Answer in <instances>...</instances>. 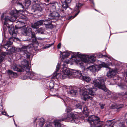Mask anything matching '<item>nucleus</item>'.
Instances as JSON below:
<instances>
[{"label":"nucleus","instance_id":"f257e3e1","mask_svg":"<svg viewBox=\"0 0 127 127\" xmlns=\"http://www.w3.org/2000/svg\"><path fill=\"white\" fill-rule=\"evenodd\" d=\"M64 63L63 64V70L61 73H58L55 72L54 73L53 78L54 79L56 78L60 79H64L66 78H70V76H72L73 77H80L81 79L82 73L79 70H70L66 68V66H64Z\"/></svg>","mask_w":127,"mask_h":127},{"label":"nucleus","instance_id":"f03ea898","mask_svg":"<svg viewBox=\"0 0 127 127\" xmlns=\"http://www.w3.org/2000/svg\"><path fill=\"white\" fill-rule=\"evenodd\" d=\"M19 24L21 26V27H22V28L21 30V32L22 33L25 35H29L31 33L32 36L31 39H30V40L31 41V40H32V41L33 42V44L31 45V47H33L35 50H36L38 46L39 45V43L36 41V37L35 36V34L34 32H32L31 29L29 27H23L25 25L24 23L22 22H21L20 21H19Z\"/></svg>","mask_w":127,"mask_h":127},{"label":"nucleus","instance_id":"7ed1b4c3","mask_svg":"<svg viewBox=\"0 0 127 127\" xmlns=\"http://www.w3.org/2000/svg\"><path fill=\"white\" fill-rule=\"evenodd\" d=\"M79 90L80 94L82 95V98L85 100L89 99H92V97L89 96L88 94L94 95L95 94L94 91L96 90L92 85H90L85 86L84 87L81 88Z\"/></svg>","mask_w":127,"mask_h":127},{"label":"nucleus","instance_id":"20e7f679","mask_svg":"<svg viewBox=\"0 0 127 127\" xmlns=\"http://www.w3.org/2000/svg\"><path fill=\"white\" fill-rule=\"evenodd\" d=\"M74 55L72 57L76 58L77 57H79L81 60H77V62L81 66L83 65V63H90L94 62L95 61L94 56L92 55L85 56L82 54H80L79 52L77 53H74Z\"/></svg>","mask_w":127,"mask_h":127},{"label":"nucleus","instance_id":"39448f33","mask_svg":"<svg viewBox=\"0 0 127 127\" xmlns=\"http://www.w3.org/2000/svg\"><path fill=\"white\" fill-rule=\"evenodd\" d=\"M22 64L24 68V69H23V71H26L28 76H24V79H30L32 80H34L35 79H39L37 77L39 76L36 74L34 73L33 72H32L30 69V67L29 66V64L27 61L25 59L21 61Z\"/></svg>","mask_w":127,"mask_h":127},{"label":"nucleus","instance_id":"423d86ee","mask_svg":"<svg viewBox=\"0 0 127 127\" xmlns=\"http://www.w3.org/2000/svg\"><path fill=\"white\" fill-rule=\"evenodd\" d=\"M23 12L22 10H19L18 11L14 9L12 10L10 12V14L11 15V17H10L7 16H5L4 18L3 15H2L1 16V20L2 21L4 20L5 21L4 22V26L3 27V28L4 27H5V26H6L7 24L8 23L7 22L8 21H13L15 20L17 18V17L18 16H20L21 15V13Z\"/></svg>","mask_w":127,"mask_h":127},{"label":"nucleus","instance_id":"0eeeda50","mask_svg":"<svg viewBox=\"0 0 127 127\" xmlns=\"http://www.w3.org/2000/svg\"><path fill=\"white\" fill-rule=\"evenodd\" d=\"M106 79L105 77H99L98 79L93 80L92 84L95 87H97L107 92V95H109L110 94L111 92L104 85V82L105 81Z\"/></svg>","mask_w":127,"mask_h":127},{"label":"nucleus","instance_id":"6e6552de","mask_svg":"<svg viewBox=\"0 0 127 127\" xmlns=\"http://www.w3.org/2000/svg\"><path fill=\"white\" fill-rule=\"evenodd\" d=\"M86 120L90 124L91 127H102L103 124V122H100L99 118L95 115L89 117Z\"/></svg>","mask_w":127,"mask_h":127},{"label":"nucleus","instance_id":"1a4fd4ad","mask_svg":"<svg viewBox=\"0 0 127 127\" xmlns=\"http://www.w3.org/2000/svg\"><path fill=\"white\" fill-rule=\"evenodd\" d=\"M71 109L67 108L66 111L67 112V116L61 120V121H63L65 119L69 120L72 123H77L79 121L78 116L77 115L72 113L69 112L71 110Z\"/></svg>","mask_w":127,"mask_h":127},{"label":"nucleus","instance_id":"9d476101","mask_svg":"<svg viewBox=\"0 0 127 127\" xmlns=\"http://www.w3.org/2000/svg\"><path fill=\"white\" fill-rule=\"evenodd\" d=\"M14 41L13 38H10L9 40L4 45V48L6 49V51H8L7 53H6L7 54H12L15 52V49L11 46V45L13 43V41Z\"/></svg>","mask_w":127,"mask_h":127},{"label":"nucleus","instance_id":"9b49d317","mask_svg":"<svg viewBox=\"0 0 127 127\" xmlns=\"http://www.w3.org/2000/svg\"><path fill=\"white\" fill-rule=\"evenodd\" d=\"M102 67H106V64L104 63L99 65H94L88 67V69L92 72H95L99 70Z\"/></svg>","mask_w":127,"mask_h":127},{"label":"nucleus","instance_id":"f8f14e48","mask_svg":"<svg viewBox=\"0 0 127 127\" xmlns=\"http://www.w3.org/2000/svg\"><path fill=\"white\" fill-rule=\"evenodd\" d=\"M59 121L61 122V119L55 120L54 121V123H49L47 124L44 127H54V125L55 127H63V125L61 124Z\"/></svg>","mask_w":127,"mask_h":127},{"label":"nucleus","instance_id":"ddd939ff","mask_svg":"<svg viewBox=\"0 0 127 127\" xmlns=\"http://www.w3.org/2000/svg\"><path fill=\"white\" fill-rule=\"evenodd\" d=\"M7 27L9 29V32L11 35H12V37L11 38H13L14 40L15 39L17 41L19 40V38L13 36L16 35V32H15L14 27L12 26H11L10 27L9 26H7Z\"/></svg>","mask_w":127,"mask_h":127},{"label":"nucleus","instance_id":"4468645a","mask_svg":"<svg viewBox=\"0 0 127 127\" xmlns=\"http://www.w3.org/2000/svg\"><path fill=\"white\" fill-rule=\"evenodd\" d=\"M28 48V47L23 45L21 48H19V50L21 53H23V54L27 57V58H29L31 54L27 51Z\"/></svg>","mask_w":127,"mask_h":127},{"label":"nucleus","instance_id":"2eb2a0df","mask_svg":"<svg viewBox=\"0 0 127 127\" xmlns=\"http://www.w3.org/2000/svg\"><path fill=\"white\" fill-rule=\"evenodd\" d=\"M60 16V15L58 13L54 11L49 15L48 18L50 19H58Z\"/></svg>","mask_w":127,"mask_h":127},{"label":"nucleus","instance_id":"dca6fc26","mask_svg":"<svg viewBox=\"0 0 127 127\" xmlns=\"http://www.w3.org/2000/svg\"><path fill=\"white\" fill-rule=\"evenodd\" d=\"M32 11L34 12L36 11L40 12L42 10V9L38 4H34L32 6L31 9Z\"/></svg>","mask_w":127,"mask_h":127},{"label":"nucleus","instance_id":"f3484780","mask_svg":"<svg viewBox=\"0 0 127 127\" xmlns=\"http://www.w3.org/2000/svg\"><path fill=\"white\" fill-rule=\"evenodd\" d=\"M51 21L49 20H44L43 23L47 28L51 29L54 27V26L51 24Z\"/></svg>","mask_w":127,"mask_h":127},{"label":"nucleus","instance_id":"a211bd4d","mask_svg":"<svg viewBox=\"0 0 127 127\" xmlns=\"http://www.w3.org/2000/svg\"><path fill=\"white\" fill-rule=\"evenodd\" d=\"M44 22L43 20H40L37 21L32 25V27L34 29H37L39 26L42 25Z\"/></svg>","mask_w":127,"mask_h":127},{"label":"nucleus","instance_id":"6ab92c4d","mask_svg":"<svg viewBox=\"0 0 127 127\" xmlns=\"http://www.w3.org/2000/svg\"><path fill=\"white\" fill-rule=\"evenodd\" d=\"M11 69L15 71L20 72L23 71L22 68H21L20 66L17 65L15 64H13L11 67Z\"/></svg>","mask_w":127,"mask_h":127},{"label":"nucleus","instance_id":"aec40b11","mask_svg":"<svg viewBox=\"0 0 127 127\" xmlns=\"http://www.w3.org/2000/svg\"><path fill=\"white\" fill-rule=\"evenodd\" d=\"M60 52L61 55L62 56L63 59H64L69 56L70 55V52H69L68 51H66L63 53L61 51H60Z\"/></svg>","mask_w":127,"mask_h":127},{"label":"nucleus","instance_id":"412c9836","mask_svg":"<svg viewBox=\"0 0 127 127\" xmlns=\"http://www.w3.org/2000/svg\"><path fill=\"white\" fill-rule=\"evenodd\" d=\"M111 127H125L124 124L123 123L120 122L118 121L117 123H115Z\"/></svg>","mask_w":127,"mask_h":127},{"label":"nucleus","instance_id":"4be33fe9","mask_svg":"<svg viewBox=\"0 0 127 127\" xmlns=\"http://www.w3.org/2000/svg\"><path fill=\"white\" fill-rule=\"evenodd\" d=\"M81 79L87 82H89L91 80V78L88 76H82L81 77Z\"/></svg>","mask_w":127,"mask_h":127},{"label":"nucleus","instance_id":"5701e85b","mask_svg":"<svg viewBox=\"0 0 127 127\" xmlns=\"http://www.w3.org/2000/svg\"><path fill=\"white\" fill-rule=\"evenodd\" d=\"M69 94L73 96H75L77 95L78 93L77 91L74 90H71L69 92Z\"/></svg>","mask_w":127,"mask_h":127},{"label":"nucleus","instance_id":"b1692460","mask_svg":"<svg viewBox=\"0 0 127 127\" xmlns=\"http://www.w3.org/2000/svg\"><path fill=\"white\" fill-rule=\"evenodd\" d=\"M6 54L7 53L4 52L1 53L0 55V63L2 62Z\"/></svg>","mask_w":127,"mask_h":127},{"label":"nucleus","instance_id":"393cba45","mask_svg":"<svg viewBox=\"0 0 127 127\" xmlns=\"http://www.w3.org/2000/svg\"><path fill=\"white\" fill-rule=\"evenodd\" d=\"M44 123V121L43 118H41L40 119V121L38 124L39 127H42Z\"/></svg>","mask_w":127,"mask_h":127},{"label":"nucleus","instance_id":"a878e982","mask_svg":"<svg viewBox=\"0 0 127 127\" xmlns=\"http://www.w3.org/2000/svg\"><path fill=\"white\" fill-rule=\"evenodd\" d=\"M82 4L81 3H79V2L77 3L76 4V6L75 7V10H78L80 8V7L81 6Z\"/></svg>","mask_w":127,"mask_h":127},{"label":"nucleus","instance_id":"bb28decb","mask_svg":"<svg viewBox=\"0 0 127 127\" xmlns=\"http://www.w3.org/2000/svg\"><path fill=\"white\" fill-rule=\"evenodd\" d=\"M62 7L66 10L68 7V4L65 2H63L62 5Z\"/></svg>","mask_w":127,"mask_h":127},{"label":"nucleus","instance_id":"cd10ccee","mask_svg":"<svg viewBox=\"0 0 127 127\" xmlns=\"http://www.w3.org/2000/svg\"><path fill=\"white\" fill-rule=\"evenodd\" d=\"M118 85L122 89H126L127 88V86L123 84H118Z\"/></svg>","mask_w":127,"mask_h":127},{"label":"nucleus","instance_id":"c85d7f7f","mask_svg":"<svg viewBox=\"0 0 127 127\" xmlns=\"http://www.w3.org/2000/svg\"><path fill=\"white\" fill-rule=\"evenodd\" d=\"M25 7L26 8H27L28 7L30 6V1L29 0L27 1H26L24 3Z\"/></svg>","mask_w":127,"mask_h":127},{"label":"nucleus","instance_id":"c756f323","mask_svg":"<svg viewBox=\"0 0 127 127\" xmlns=\"http://www.w3.org/2000/svg\"><path fill=\"white\" fill-rule=\"evenodd\" d=\"M8 73L10 74H12L13 75L15 76H16L17 75V74L16 73L13 72L10 70H8Z\"/></svg>","mask_w":127,"mask_h":127},{"label":"nucleus","instance_id":"7c9ffc66","mask_svg":"<svg viewBox=\"0 0 127 127\" xmlns=\"http://www.w3.org/2000/svg\"><path fill=\"white\" fill-rule=\"evenodd\" d=\"M114 122L113 120L108 121L106 122V124L107 125L110 126Z\"/></svg>","mask_w":127,"mask_h":127},{"label":"nucleus","instance_id":"2f4dec72","mask_svg":"<svg viewBox=\"0 0 127 127\" xmlns=\"http://www.w3.org/2000/svg\"><path fill=\"white\" fill-rule=\"evenodd\" d=\"M83 113L86 115H87L88 114V111L87 110V108L86 107H84Z\"/></svg>","mask_w":127,"mask_h":127},{"label":"nucleus","instance_id":"473e14b6","mask_svg":"<svg viewBox=\"0 0 127 127\" xmlns=\"http://www.w3.org/2000/svg\"><path fill=\"white\" fill-rule=\"evenodd\" d=\"M107 76L109 78H110L113 77L112 75L111 72L109 70V72H107Z\"/></svg>","mask_w":127,"mask_h":127},{"label":"nucleus","instance_id":"72a5a7b5","mask_svg":"<svg viewBox=\"0 0 127 127\" xmlns=\"http://www.w3.org/2000/svg\"><path fill=\"white\" fill-rule=\"evenodd\" d=\"M44 31V29L42 28H40L37 30V32H40L41 34H42Z\"/></svg>","mask_w":127,"mask_h":127},{"label":"nucleus","instance_id":"f704fd0d","mask_svg":"<svg viewBox=\"0 0 127 127\" xmlns=\"http://www.w3.org/2000/svg\"><path fill=\"white\" fill-rule=\"evenodd\" d=\"M111 72L112 75L113 76L115 75L117 73L116 70H110Z\"/></svg>","mask_w":127,"mask_h":127},{"label":"nucleus","instance_id":"c9c22d12","mask_svg":"<svg viewBox=\"0 0 127 127\" xmlns=\"http://www.w3.org/2000/svg\"><path fill=\"white\" fill-rule=\"evenodd\" d=\"M54 43H53L52 44H48L45 47H43V49H45L46 48H48L51 46H52V45H53Z\"/></svg>","mask_w":127,"mask_h":127},{"label":"nucleus","instance_id":"e433bc0d","mask_svg":"<svg viewBox=\"0 0 127 127\" xmlns=\"http://www.w3.org/2000/svg\"><path fill=\"white\" fill-rule=\"evenodd\" d=\"M75 105L77 108H79L80 109H82V107L80 105V104L78 103V104H76Z\"/></svg>","mask_w":127,"mask_h":127},{"label":"nucleus","instance_id":"4c0bfd02","mask_svg":"<svg viewBox=\"0 0 127 127\" xmlns=\"http://www.w3.org/2000/svg\"><path fill=\"white\" fill-rule=\"evenodd\" d=\"M60 67V64H59V63H58L57 66H56V71L57 72L59 70V67Z\"/></svg>","mask_w":127,"mask_h":127},{"label":"nucleus","instance_id":"58836bf2","mask_svg":"<svg viewBox=\"0 0 127 127\" xmlns=\"http://www.w3.org/2000/svg\"><path fill=\"white\" fill-rule=\"evenodd\" d=\"M99 105L100 106L101 108V109H103L104 107L105 104H103L101 103H99Z\"/></svg>","mask_w":127,"mask_h":127},{"label":"nucleus","instance_id":"ea45409f","mask_svg":"<svg viewBox=\"0 0 127 127\" xmlns=\"http://www.w3.org/2000/svg\"><path fill=\"white\" fill-rule=\"evenodd\" d=\"M71 0H65L64 2L68 4L71 2Z\"/></svg>","mask_w":127,"mask_h":127},{"label":"nucleus","instance_id":"a19ab883","mask_svg":"<svg viewBox=\"0 0 127 127\" xmlns=\"http://www.w3.org/2000/svg\"><path fill=\"white\" fill-rule=\"evenodd\" d=\"M0 112L1 113L0 114V115H5L6 114V113L4 112H2L1 111H0Z\"/></svg>","mask_w":127,"mask_h":127},{"label":"nucleus","instance_id":"79ce46f5","mask_svg":"<svg viewBox=\"0 0 127 127\" xmlns=\"http://www.w3.org/2000/svg\"><path fill=\"white\" fill-rule=\"evenodd\" d=\"M123 105L122 104H120L119 105V106H118V108L117 109H120L122 108L123 107Z\"/></svg>","mask_w":127,"mask_h":127},{"label":"nucleus","instance_id":"37998d69","mask_svg":"<svg viewBox=\"0 0 127 127\" xmlns=\"http://www.w3.org/2000/svg\"><path fill=\"white\" fill-rule=\"evenodd\" d=\"M57 48L58 49H60V48L61 47V43H59L57 45Z\"/></svg>","mask_w":127,"mask_h":127},{"label":"nucleus","instance_id":"c03bdc74","mask_svg":"<svg viewBox=\"0 0 127 127\" xmlns=\"http://www.w3.org/2000/svg\"><path fill=\"white\" fill-rule=\"evenodd\" d=\"M18 4L21 7H22L23 8H24V6H23V5H22V4L20 3H19Z\"/></svg>","mask_w":127,"mask_h":127},{"label":"nucleus","instance_id":"a18cd8bd","mask_svg":"<svg viewBox=\"0 0 127 127\" xmlns=\"http://www.w3.org/2000/svg\"><path fill=\"white\" fill-rule=\"evenodd\" d=\"M59 97L61 98L62 99H63L64 98H64H65V96H64V95H63V96H59Z\"/></svg>","mask_w":127,"mask_h":127},{"label":"nucleus","instance_id":"49530a36","mask_svg":"<svg viewBox=\"0 0 127 127\" xmlns=\"http://www.w3.org/2000/svg\"><path fill=\"white\" fill-rule=\"evenodd\" d=\"M100 56L99 57V58H100V57H101L102 56H104V57H107V56L106 55H102L101 54H100Z\"/></svg>","mask_w":127,"mask_h":127},{"label":"nucleus","instance_id":"de8ad7c7","mask_svg":"<svg viewBox=\"0 0 127 127\" xmlns=\"http://www.w3.org/2000/svg\"><path fill=\"white\" fill-rule=\"evenodd\" d=\"M79 11H78V12L75 14V15L74 17H76V16H77V15L78 14V13H79Z\"/></svg>","mask_w":127,"mask_h":127},{"label":"nucleus","instance_id":"09e8293b","mask_svg":"<svg viewBox=\"0 0 127 127\" xmlns=\"http://www.w3.org/2000/svg\"><path fill=\"white\" fill-rule=\"evenodd\" d=\"M31 1H32L33 2H35L36 1H37V0H31Z\"/></svg>","mask_w":127,"mask_h":127},{"label":"nucleus","instance_id":"8fccbe9b","mask_svg":"<svg viewBox=\"0 0 127 127\" xmlns=\"http://www.w3.org/2000/svg\"><path fill=\"white\" fill-rule=\"evenodd\" d=\"M13 120H14V124H15V126H16V127H17V125L15 123V121H14V119H13Z\"/></svg>","mask_w":127,"mask_h":127},{"label":"nucleus","instance_id":"3c124183","mask_svg":"<svg viewBox=\"0 0 127 127\" xmlns=\"http://www.w3.org/2000/svg\"><path fill=\"white\" fill-rule=\"evenodd\" d=\"M2 65H3V67H2V68H4V66H5V64H2Z\"/></svg>","mask_w":127,"mask_h":127},{"label":"nucleus","instance_id":"603ef678","mask_svg":"<svg viewBox=\"0 0 127 127\" xmlns=\"http://www.w3.org/2000/svg\"><path fill=\"white\" fill-rule=\"evenodd\" d=\"M37 119V118H36L35 119V120L34 121V123L36 121Z\"/></svg>","mask_w":127,"mask_h":127},{"label":"nucleus","instance_id":"864d4df0","mask_svg":"<svg viewBox=\"0 0 127 127\" xmlns=\"http://www.w3.org/2000/svg\"><path fill=\"white\" fill-rule=\"evenodd\" d=\"M57 94H56V95H52V96H57Z\"/></svg>","mask_w":127,"mask_h":127},{"label":"nucleus","instance_id":"5fc2aeb1","mask_svg":"<svg viewBox=\"0 0 127 127\" xmlns=\"http://www.w3.org/2000/svg\"><path fill=\"white\" fill-rule=\"evenodd\" d=\"M38 39L39 40H42V38H38Z\"/></svg>","mask_w":127,"mask_h":127},{"label":"nucleus","instance_id":"6e6d98bb","mask_svg":"<svg viewBox=\"0 0 127 127\" xmlns=\"http://www.w3.org/2000/svg\"><path fill=\"white\" fill-rule=\"evenodd\" d=\"M53 84V83H51V82L50 83V85H49V86L50 87L51 86L50 85H51V84Z\"/></svg>","mask_w":127,"mask_h":127},{"label":"nucleus","instance_id":"4d7b16f0","mask_svg":"<svg viewBox=\"0 0 127 127\" xmlns=\"http://www.w3.org/2000/svg\"><path fill=\"white\" fill-rule=\"evenodd\" d=\"M45 1H46L47 2H49V0H45Z\"/></svg>","mask_w":127,"mask_h":127},{"label":"nucleus","instance_id":"13d9d810","mask_svg":"<svg viewBox=\"0 0 127 127\" xmlns=\"http://www.w3.org/2000/svg\"><path fill=\"white\" fill-rule=\"evenodd\" d=\"M69 87L68 86H67L66 87V88L67 89H68L69 88Z\"/></svg>","mask_w":127,"mask_h":127},{"label":"nucleus","instance_id":"bf43d9fd","mask_svg":"<svg viewBox=\"0 0 127 127\" xmlns=\"http://www.w3.org/2000/svg\"><path fill=\"white\" fill-rule=\"evenodd\" d=\"M118 79L119 80H120L121 81V79L120 78H118Z\"/></svg>","mask_w":127,"mask_h":127},{"label":"nucleus","instance_id":"052dcab7","mask_svg":"<svg viewBox=\"0 0 127 127\" xmlns=\"http://www.w3.org/2000/svg\"><path fill=\"white\" fill-rule=\"evenodd\" d=\"M52 5V6H53L55 8V6H54V5Z\"/></svg>","mask_w":127,"mask_h":127},{"label":"nucleus","instance_id":"680f3d73","mask_svg":"<svg viewBox=\"0 0 127 127\" xmlns=\"http://www.w3.org/2000/svg\"><path fill=\"white\" fill-rule=\"evenodd\" d=\"M22 13H21V14ZM22 15V14H21V15H20V16H18V17H19V16H19V17H20V16H21V15ZM17 17H18V16Z\"/></svg>","mask_w":127,"mask_h":127},{"label":"nucleus","instance_id":"e2e57ef3","mask_svg":"<svg viewBox=\"0 0 127 127\" xmlns=\"http://www.w3.org/2000/svg\"><path fill=\"white\" fill-rule=\"evenodd\" d=\"M117 80H116V83H117V82H118V81H117Z\"/></svg>","mask_w":127,"mask_h":127},{"label":"nucleus","instance_id":"0e129e2a","mask_svg":"<svg viewBox=\"0 0 127 127\" xmlns=\"http://www.w3.org/2000/svg\"><path fill=\"white\" fill-rule=\"evenodd\" d=\"M63 99V100L64 101V99Z\"/></svg>","mask_w":127,"mask_h":127},{"label":"nucleus","instance_id":"69168bd1","mask_svg":"<svg viewBox=\"0 0 127 127\" xmlns=\"http://www.w3.org/2000/svg\"><path fill=\"white\" fill-rule=\"evenodd\" d=\"M87 70V69L85 70V71H86V70Z\"/></svg>","mask_w":127,"mask_h":127}]
</instances>
